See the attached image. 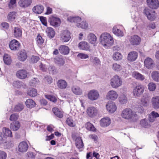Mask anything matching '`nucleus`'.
I'll return each instance as SVG.
<instances>
[{"label":"nucleus","mask_w":159,"mask_h":159,"mask_svg":"<svg viewBox=\"0 0 159 159\" xmlns=\"http://www.w3.org/2000/svg\"><path fill=\"white\" fill-rule=\"evenodd\" d=\"M101 44L105 47L108 48L113 43V38L110 34L107 33L102 34L100 36Z\"/></svg>","instance_id":"1"},{"label":"nucleus","mask_w":159,"mask_h":159,"mask_svg":"<svg viewBox=\"0 0 159 159\" xmlns=\"http://www.w3.org/2000/svg\"><path fill=\"white\" fill-rule=\"evenodd\" d=\"M121 116L125 119H132L134 121H136L138 118L137 114L130 108L124 110L122 112Z\"/></svg>","instance_id":"2"},{"label":"nucleus","mask_w":159,"mask_h":159,"mask_svg":"<svg viewBox=\"0 0 159 159\" xmlns=\"http://www.w3.org/2000/svg\"><path fill=\"white\" fill-rule=\"evenodd\" d=\"M121 78L117 75L113 76L110 80V85L112 88L117 89L122 84Z\"/></svg>","instance_id":"3"},{"label":"nucleus","mask_w":159,"mask_h":159,"mask_svg":"<svg viewBox=\"0 0 159 159\" xmlns=\"http://www.w3.org/2000/svg\"><path fill=\"white\" fill-rule=\"evenodd\" d=\"M144 88L142 85H139L136 86L133 90V95L135 97L140 96L144 91Z\"/></svg>","instance_id":"4"},{"label":"nucleus","mask_w":159,"mask_h":159,"mask_svg":"<svg viewBox=\"0 0 159 159\" xmlns=\"http://www.w3.org/2000/svg\"><path fill=\"white\" fill-rule=\"evenodd\" d=\"M143 13L147 16L148 19L150 20L153 21L156 18V14L154 11L146 8L143 11Z\"/></svg>","instance_id":"5"},{"label":"nucleus","mask_w":159,"mask_h":159,"mask_svg":"<svg viewBox=\"0 0 159 159\" xmlns=\"http://www.w3.org/2000/svg\"><path fill=\"white\" fill-rule=\"evenodd\" d=\"M118 96V95L116 91L111 90L107 93L106 98L108 100L115 101L117 99Z\"/></svg>","instance_id":"6"},{"label":"nucleus","mask_w":159,"mask_h":159,"mask_svg":"<svg viewBox=\"0 0 159 159\" xmlns=\"http://www.w3.org/2000/svg\"><path fill=\"white\" fill-rule=\"evenodd\" d=\"M49 21L51 25L56 27L59 26L61 23L60 19L59 18L54 16L50 17Z\"/></svg>","instance_id":"7"},{"label":"nucleus","mask_w":159,"mask_h":159,"mask_svg":"<svg viewBox=\"0 0 159 159\" xmlns=\"http://www.w3.org/2000/svg\"><path fill=\"white\" fill-rule=\"evenodd\" d=\"M88 96L90 100L94 101L98 99L99 97V94L97 91L92 90L89 92Z\"/></svg>","instance_id":"8"},{"label":"nucleus","mask_w":159,"mask_h":159,"mask_svg":"<svg viewBox=\"0 0 159 159\" xmlns=\"http://www.w3.org/2000/svg\"><path fill=\"white\" fill-rule=\"evenodd\" d=\"M148 6L152 9H156L159 7V2L158 0H147Z\"/></svg>","instance_id":"9"},{"label":"nucleus","mask_w":159,"mask_h":159,"mask_svg":"<svg viewBox=\"0 0 159 159\" xmlns=\"http://www.w3.org/2000/svg\"><path fill=\"white\" fill-rule=\"evenodd\" d=\"M107 110L111 113H114L116 110V104L113 102H108L106 105Z\"/></svg>","instance_id":"10"},{"label":"nucleus","mask_w":159,"mask_h":159,"mask_svg":"<svg viewBox=\"0 0 159 159\" xmlns=\"http://www.w3.org/2000/svg\"><path fill=\"white\" fill-rule=\"evenodd\" d=\"M28 147V144L26 142H21L18 146V151L21 152H25L27 151Z\"/></svg>","instance_id":"11"},{"label":"nucleus","mask_w":159,"mask_h":159,"mask_svg":"<svg viewBox=\"0 0 159 159\" xmlns=\"http://www.w3.org/2000/svg\"><path fill=\"white\" fill-rule=\"evenodd\" d=\"M122 28L121 25H116L112 29V32L115 35L117 36L122 37L124 35L123 31L120 29Z\"/></svg>","instance_id":"12"},{"label":"nucleus","mask_w":159,"mask_h":159,"mask_svg":"<svg viewBox=\"0 0 159 159\" xmlns=\"http://www.w3.org/2000/svg\"><path fill=\"white\" fill-rule=\"evenodd\" d=\"M70 33L67 30H64L62 33L61 35V38L64 42H68L70 39Z\"/></svg>","instance_id":"13"},{"label":"nucleus","mask_w":159,"mask_h":159,"mask_svg":"<svg viewBox=\"0 0 159 159\" xmlns=\"http://www.w3.org/2000/svg\"><path fill=\"white\" fill-rule=\"evenodd\" d=\"M151 103L152 107L155 109L159 108V96H156L152 98Z\"/></svg>","instance_id":"14"},{"label":"nucleus","mask_w":159,"mask_h":159,"mask_svg":"<svg viewBox=\"0 0 159 159\" xmlns=\"http://www.w3.org/2000/svg\"><path fill=\"white\" fill-rule=\"evenodd\" d=\"M20 43L16 39L12 40L10 43L9 46L11 50H16L19 49Z\"/></svg>","instance_id":"15"},{"label":"nucleus","mask_w":159,"mask_h":159,"mask_svg":"<svg viewBox=\"0 0 159 159\" xmlns=\"http://www.w3.org/2000/svg\"><path fill=\"white\" fill-rule=\"evenodd\" d=\"M111 123V120L110 118L108 117H104L102 118L100 121V125L102 127L108 126Z\"/></svg>","instance_id":"16"},{"label":"nucleus","mask_w":159,"mask_h":159,"mask_svg":"<svg viewBox=\"0 0 159 159\" xmlns=\"http://www.w3.org/2000/svg\"><path fill=\"white\" fill-rule=\"evenodd\" d=\"M144 63L145 66L148 69L152 68L154 65L153 60L149 57H147L145 59Z\"/></svg>","instance_id":"17"},{"label":"nucleus","mask_w":159,"mask_h":159,"mask_svg":"<svg viewBox=\"0 0 159 159\" xmlns=\"http://www.w3.org/2000/svg\"><path fill=\"white\" fill-rule=\"evenodd\" d=\"M131 44L133 45H138L141 42V39L137 35L132 36L129 39Z\"/></svg>","instance_id":"18"},{"label":"nucleus","mask_w":159,"mask_h":159,"mask_svg":"<svg viewBox=\"0 0 159 159\" xmlns=\"http://www.w3.org/2000/svg\"><path fill=\"white\" fill-rule=\"evenodd\" d=\"M59 51L62 54L66 55L69 53L70 49L69 47L66 45H61L58 48Z\"/></svg>","instance_id":"19"},{"label":"nucleus","mask_w":159,"mask_h":159,"mask_svg":"<svg viewBox=\"0 0 159 159\" xmlns=\"http://www.w3.org/2000/svg\"><path fill=\"white\" fill-rule=\"evenodd\" d=\"M17 77L20 79H25L27 76V73L26 70H21L18 71L16 73Z\"/></svg>","instance_id":"20"},{"label":"nucleus","mask_w":159,"mask_h":159,"mask_svg":"<svg viewBox=\"0 0 159 159\" xmlns=\"http://www.w3.org/2000/svg\"><path fill=\"white\" fill-rule=\"evenodd\" d=\"M75 145L76 147L80 150H81L84 145L82 140L80 137H77L75 140Z\"/></svg>","instance_id":"21"},{"label":"nucleus","mask_w":159,"mask_h":159,"mask_svg":"<svg viewBox=\"0 0 159 159\" xmlns=\"http://www.w3.org/2000/svg\"><path fill=\"white\" fill-rule=\"evenodd\" d=\"M98 110L94 107H91L88 108L87 113L89 116L91 117L95 116L97 113Z\"/></svg>","instance_id":"22"},{"label":"nucleus","mask_w":159,"mask_h":159,"mask_svg":"<svg viewBox=\"0 0 159 159\" xmlns=\"http://www.w3.org/2000/svg\"><path fill=\"white\" fill-rule=\"evenodd\" d=\"M44 9V7L43 5H38L34 7L33 11L35 13L40 14L43 12Z\"/></svg>","instance_id":"23"},{"label":"nucleus","mask_w":159,"mask_h":159,"mask_svg":"<svg viewBox=\"0 0 159 159\" xmlns=\"http://www.w3.org/2000/svg\"><path fill=\"white\" fill-rule=\"evenodd\" d=\"M137 53L133 51L130 52L128 54V60L130 61H133L137 59Z\"/></svg>","instance_id":"24"},{"label":"nucleus","mask_w":159,"mask_h":159,"mask_svg":"<svg viewBox=\"0 0 159 159\" xmlns=\"http://www.w3.org/2000/svg\"><path fill=\"white\" fill-rule=\"evenodd\" d=\"M31 3V0H20L19 4L20 7L25 8L28 7Z\"/></svg>","instance_id":"25"},{"label":"nucleus","mask_w":159,"mask_h":159,"mask_svg":"<svg viewBox=\"0 0 159 159\" xmlns=\"http://www.w3.org/2000/svg\"><path fill=\"white\" fill-rule=\"evenodd\" d=\"M132 75L133 77L135 79L140 81H143L145 79V76L144 75H142L137 71L134 72L133 73Z\"/></svg>","instance_id":"26"},{"label":"nucleus","mask_w":159,"mask_h":159,"mask_svg":"<svg viewBox=\"0 0 159 159\" xmlns=\"http://www.w3.org/2000/svg\"><path fill=\"white\" fill-rule=\"evenodd\" d=\"M14 35L16 38H19L22 36V30L18 27H15L13 30Z\"/></svg>","instance_id":"27"},{"label":"nucleus","mask_w":159,"mask_h":159,"mask_svg":"<svg viewBox=\"0 0 159 159\" xmlns=\"http://www.w3.org/2000/svg\"><path fill=\"white\" fill-rule=\"evenodd\" d=\"M47 35L49 38H52L55 35V32L51 27H48L45 30Z\"/></svg>","instance_id":"28"},{"label":"nucleus","mask_w":159,"mask_h":159,"mask_svg":"<svg viewBox=\"0 0 159 159\" xmlns=\"http://www.w3.org/2000/svg\"><path fill=\"white\" fill-rule=\"evenodd\" d=\"M20 125L19 122L18 121H14L10 124V127L13 131H16L20 128Z\"/></svg>","instance_id":"29"},{"label":"nucleus","mask_w":159,"mask_h":159,"mask_svg":"<svg viewBox=\"0 0 159 159\" xmlns=\"http://www.w3.org/2000/svg\"><path fill=\"white\" fill-rule=\"evenodd\" d=\"M78 47L80 49L86 51L89 50V44L86 42H82L79 43Z\"/></svg>","instance_id":"30"},{"label":"nucleus","mask_w":159,"mask_h":159,"mask_svg":"<svg viewBox=\"0 0 159 159\" xmlns=\"http://www.w3.org/2000/svg\"><path fill=\"white\" fill-rule=\"evenodd\" d=\"M16 12L14 11L10 12L7 16V19L9 22L13 21L16 19Z\"/></svg>","instance_id":"31"},{"label":"nucleus","mask_w":159,"mask_h":159,"mask_svg":"<svg viewBox=\"0 0 159 159\" xmlns=\"http://www.w3.org/2000/svg\"><path fill=\"white\" fill-rule=\"evenodd\" d=\"M88 41L92 44H94L97 40V38L95 35L92 33L89 34L88 37Z\"/></svg>","instance_id":"32"},{"label":"nucleus","mask_w":159,"mask_h":159,"mask_svg":"<svg viewBox=\"0 0 159 159\" xmlns=\"http://www.w3.org/2000/svg\"><path fill=\"white\" fill-rule=\"evenodd\" d=\"M57 84L58 87L61 89H65L67 85L66 82L63 80H59L57 82Z\"/></svg>","instance_id":"33"},{"label":"nucleus","mask_w":159,"mask_h":159,"mask_svg":"<svg viewBox=\"0 0 159 159\" xmlns=\"http://www.w3.org/2000/svg\"><path fill=\"white\" fill-rule=\"evenodd\" d=\"M119 102L122 104H126L127 102V98L126 95L123 94H120L118 98Z\"/></svg>","instance_id":"34"},{"label":"nucleus","mask_w":159,"mask_h":159,"mask_svg":"<svg viewBox=\"0 0 159 159\" xmlns=\"http://www.w3.org/2000/svg\"><path fill=\"white\" fill-rule=\"evenodd\" d=\"M25 104L27 107L31 108L35 106L36 103L33 100L29 99L27 100L25 102Z\"/></svg>","instance_id":"35"},{"label":"nucleus","mask_w":159,"mask_h":159,"mask_svg":"<svg viewBox=\"0 0 159 159\" xmlns=\"http://www.w3.org/2000/svg\"><path fill=\"white\" fill-rule=\"evenodd\" d=\"M27 58V54L25 50L21 51L18 56L19 59L21 61H25Z\"/></svg>","instance_id":"36"},{"label":"nucleus","mask_w":159,"mask_h":159,"mask_svg":"<svg viewBox=\"0 0 159 159\" xmlns=\"http://www.w3.org/2000/svg\"><path fill=\"white\" fill-rule=\"evenodd\" d=\"M72 92L76 95H80L82 92L80 87L77 86H73L71 88Z\"/></svg>","instance_id":"37"},{"label":"nucleus","mask_w":159,"mask_h":159,"mask_svg":"<svg viewBox=\"0 0 159 159\" xmlns=\"http://www.w3.org/2000/svg\"><path fill=\"white\" fill-rule=\"evenodd\" d=\"M27 93L28 95L32 97H35L37 94V90L33 88H29L28 89Z\"/></svg>","instance_id":"38"},{"label":"nucleus","mask_w":159,"mask_h":159,"mask_svg":"<svg viewBox=\"0 0 159 159\" xmlns=\"http://www.w3.org/2000/svg\"><path fill=\"white\" fill-rule=\"evenodd\" d=\"M2 132L4 136L8 137H12V134L11 131L8 128L6 127L3 128L2 129Z\"/></svg>","instance_id":"39"},{"label":"nucleus","mask_w":159,"mask_h":159,"mask_svg":"<svg viewBox=\"0 0 159 159\" xmlns=\"http://www.w3.org/2000/svg\"><path fill=\"white\" fill-rule=\"evenodd\" d=\"M3 60L4 63L7 65L11 64V60L10 56L7 54H5L3 56Z\"/></svg>","instance_id":"40"},{"label":"nucleus","mask_w":159,"mask_h":159,"mask_svg":"<svg viewBox=\"0 0 159 159\" xmlns=\"http://www.w3.org/2000/svg\"><path fill=\"white\" fill-rule=\"evenodd\" d=\"M54 61L59 66H63L64 63V61L61 57H56L54 58Z\"/></svg>","instance_id":"41"},{"label":"nucleus","mask_w":159,"mask_h":159,"mask_svg":"<svg viewBox=\"0 0 159 159\" xmlns=\"http://www.w3.org/2000/svg\"><path fill=\"white\" fill-rule=\"evenodd\" d=\"M52 111L54 114L59 118H62L63 116L62 112L57 108H54L52 109Z\"/></svg>","instance_id":"42"},{"label":"nucleus","mask_w":159,"mask_h":159,"mask_svg":"<svg viewBox=\"0 0 159 159\" xmlns=\"http://www.w3.org/2000/svg\"><path fill=\"white\" fill-rule=\"evenodd\" d=\"M112 68L114 71L116 72L120 71L122 69L121 66L117 63H113L112 64Z\"/></svg>","instance_id":"43"},{"label":"nucleus","mask_w":159,"mask_h":159,"mask_svg":"<svg viewBox=\"0 0 159 159\" xmlns=\"http://www.w3.org/2000/svg\"><path fill=\"white\" fill-rule=\"evenodd\" d=\"M152 77L154 80L159 82V72L157 71H153L152 73Z\"/></svg>","instance_id":"44"},{"label":"nucleus","mask_w":159,"mask_h":159,"mask_svg":"<svg viewBox=\"0 0 159 159\" xmlns=\"http://www.w3.org/2000/svg\"><path fill=\"white\" fill-rule=\"evenodd\" d=\"M23 84V82L19 80L14 81L12 83L13 87L17 89L20 88L22 86Z\"/></svg>","instance_id":"45"},{"label":"nucleus","mask_w":159,"mask_h":159,"mask_svg":"<svg viewBox=\"0 0 159 159\" xmlns=\"http://www.w3.org/2000/svg\"><path fill=\"white\" fill-rule=\"evenodd\" d=\"M66 123L70 126L75 127V125L74 122L73 120L71 117L68 118L66 120Z\"/></svg>","instance_id":"46"},{"label":"nucleus","mask_w":159,"mask_h":159,"mask_svg":"<svg viewBox=\"0 0 159 159\" xmlns=\"http://www.w3.org/2000/svg\"><path fill=\"white\" fill-rule=\"evenodd\" d=\"M113 58L114 60L118 61L121 59L122 56L121 54L118 52H116L113 54Z\"/></svg>","instance_id":"47"},{"label":"nucleus","mask_w":159,"mask_h":159,"mask_svg":"<svg viewBox=\"0 0 159 159\" xmlns=\"http://www.w3.org/2000/svg\"><path fill=\"white\" fill-rule=\"evenodd\" d=\"M141 125L144 128H148L150 127V125L148 123V120L146 119H144L141 120L140 122Z\"/></svg>","instance_id":"48"},{"label":"nucleus","mask_w":159,"mask_h":159,"mask_svg":"<svg viewBox=\"0 0 159 159\" xmlns=\"http://www.w3.org/2000/svg\"><path fill=\"white\" fill-rule=\"evenodd\" d=\"M24 106L22 103H19L16 105L14 108L15 111H21L23 108Z\"/></svg>","instance_id":"49"},{"label":"nucleus","mask_w":159,"mask_h":159,"mask_svg":"<svg viewBox=\"0 0 159 159\" xmlns=\"http://www.w3.org/2000/svg\"><path fill=\"white\" fill-rule=\"evenodd\" d=\"M149 100L148 97H143L142 98L141 102L143 106H147L148 105Z\"/></svg>","instance_id":"50"},{"label":"nucleus","mask_w":159,"mask_h":159,"mask_svg":"<svg viewBox=\"0 0 159 159\" xmlns=\"http://www.w3.org/2000/svg\"><path fill=\"white\" fill-rule=\"evenodd\" d=\"M148 89L150 91H153L155 90L156 89V84L150 82L148 85Z\"/></svg>","instance_id":"51"},{"label":"nucleus","mask_w":159,"mask_h":159,"mask_svg":"<svg viewBox=\"0 0 159 159\" xmlns=\"http://www.w3.org/2000/svg\"><path fill=\"white\" fill-rule=\"evenodd\" d=\"M88 24L85 21H82L81 23L77 24L76 26L82 29H86L88 27Z\"/></svg>","instance_id":"52"},{"label":"nucleus","mask_w":159,"mask_h":159,"mask_svg":"<svg viewBox=\"0 0 159 159\" xmlns=\"http://www.w3.org/2000/svg\"><path fill=\"white\" fill-rule=\"evenodd\" d=\"M90 60L91 61H93L94 64L97 65L100 64L101 63L99 59L96 57H92L90 58Z\"/></svg>","instance_id":"53"},{"label":"nucleus","mask_w":159,"mask_h":159,"mask_svg":"<svg viewBox=\"0 0 159 159\" xmlns=\"http://www.w3.org/2000/svg\"><path fill=\"white\" fill-rule=\"evenodd\" d=\"M39 82V80L38 79L34 78L31 81L30 83L31 85L34 86L38 84Z\"/></svg>","instance_id":"54"},{"label":"nucleus","mask_w":159,"mask_h":159,"mask_svg":"<svg viewBox=\"0 0 159 159\" xmlns=\"http://www.w3.org/2000/svg\"><path fill=\"white\" fill-rule=\"evenodd\" d=\"M18 116L15 113L12 114L10 117L9 120L11 121H16L18 118Z\"/></svg>","instance_id":"55"},{"label":"nucleus","mask_w":159,"mask_h":159,"mask_svg":"<svg viewBox=\"0 0 159 159\" xmlns=\"http://www.w3.org/2000/svg\"><path fill=\"white\" fill-rule=\"evenodd\" d=\"M6 137L2 133L0 132V144L6 142Z\"/></svg>","instance_id":"56"},{"label":"nucleus","mask_w":159,"mask_h":159,"mask_svg":"<svg viewBox=\"0 0 159 159\" xmlns=\"http://www.w3.org/2000/svg\"><path fill=\"white\" fill-rule=\"evenodd\" d=\"M37 42L38 44L40 45L43 43L44 40L40 35H38L37 37Z\"/></svg>","instance_id":"57"},{"label":"nucleus","mask_w":159,"mask_h":159,"mask_svg":"<svg viewBox=\"0 0 159 159\" xmlns=\"http://www.w3.org/2000/svg\"><path fill=\"white\" fill-rule=\"evenodd\" d=\"M45 97L49 100L55 102L57 101V99L55 97L50 95H45Z\"/></svg>","instance_id":"58"},{"label":"nucleus","mask_w":159,"mask_h":159,"mask_svg":"<svg viewBox=\"0 0 159 159\" xmlns=\"http://www.w3.org/2000/svg\"><path fill=\"white\" fill-rule=\"evenodd\" d=\"M16 0H10L8 3V7L10 9H12L13 8L14 6L16 5Z\"/></svg>","instance_id":"59"},{"label":"nucleus","mask_w":159,"mask_h":159,"mask_svg":"<svg viewBox=\"0 0 159 159\" xmlns=\"http://www.w3.org/2000/svg\"><path fill=\"white\" fill-rule=\"evenodd\" d=\"M39 59L38 56H32L31 57V61L32 63H36Z\"/></svg>","instance_id":"60"},{"label":"nucleus","mask_w":159,"mask_h":159,"mask_svg":"<svg viewBox=\"0 0 159 159\" xmlns=\"http://www.w3.org/2000/svg\"><path fill=\"white\" fill-rule=\"evenodd\" d=\"M7 154L4 152L0 151V159H6Z\"/></svg>","instance_id":"61"},{"label":"nucleus","mask_w":159,"mask_h":159,"mask_svg":"<svg viewBox=\"0 0 159 159\" xmlns=\"http://www.w3.org/2000/svg\"><path fill=\"white\" fill-rule=\"evenodd\" d=\"M77 57L82 59H85L89 57L88 55L83 53H79L77 55Z\"/></svg>","instance_id":"62"},{"label":"nucleus","mask_w":159,"mask_h":159,"mask_svg":"<svg viewBox=\"0 0 159 159\" xmlns=\"http://www.w3.org/2000/svg\"><path fill=\"white\" fill-rule=\"evenodd\" d=\"M87 127L88 129L93 131H95V128L93 125L90 123H87Z\"/></svg>","instance_id":"63"},{"label":"nucleus","mask_w":159,"mask_h":159,"mask_svg":"<svg viewBox=\"0 0 159 159\" xmlns=\"http://www.w3.org/2000/svg\"><path fill=\"white\" fill-rule=\"evenodd\" d=\"M40 19L41 22L42 24L44 26H47V24L46 20V17L43 16H40Z\"/></svg>","instance_id":"64"}]
</instances>
